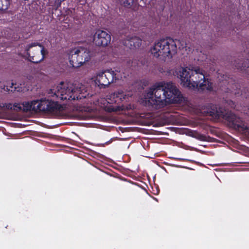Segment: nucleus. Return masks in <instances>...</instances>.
<instances>
[{"mask_svg": "<svg viewBox=\"0 0 249 249\" xmlns=\"http://www.w3.org/2000/svg\"><path fill=\"white\" fill-rule=\"evenodd\" d=\"M183 100L182 95L175 84L160 82L145 92L143 103L146 106L157 109L167 104L181 103Z\"/></svg>", "mask_w": 249, "mask_h": 249, "instance_id": "obj_1", "label": "nucleus"}, {"mask_svg": "<svg viewBox=\"0 0 249 249\" xmlns=\"http://www.w3.org/2000/svg\"><path fill=\"white\" fill-rule=\"evenodd\" d=\"M174 74L180 79L181 85L188 89L199 88L209 91L213 89L212 83L205 78L204 71L198 67H180L176 69Z\"/></svg>", "mask_w": 249, "mask_h": 249, "instance_id": "obj_2", "label": "nucleus"}, {"mask_svg": "<svg viewBox=\"0 0 249 249\" xmlns=\"http://www.w3.org/2000/svg\"><path fill=\"white\" fill-rule=\"evenodd\" d=\"M86 91L85 87L81 84L61 82L51 89L49 94L50 96L61 100L71 101L85 98Z\"/></svg>", "mask_w": 249, "mask_h": 249, "instance_id": "obj_3", "label": "nucleus"}, {"mask_svg": "<svg viewBox=\"0 0 249 249\" xmlns=\"http://www.w3.org/2000/svg\"><path fill=\"white\" fill-rule=\"evenodd\" d=\"M171 38L160 40L151 47L150 52L153 56L164 61L170 60L177 53V43Z\"/></svg>", "mask_w": 249, "mask_h": 249, "instance_id": "obj_4", "label": "nucleus"}, {"mask_svg": "<svg viewBox=\"0 0 249 249\" xmlns=\"http://www.w3.org/2000/svg\"><path fill=\"white\" fill-rule=\"evenodd\" d=\"M208 113L210 115L215 118L225 119L229 123L230 125L234 128L244 127V123L240 118L224 108H218L216 106H213Z\"/></svg>", "mask_w": 249, "mask_h": 249, "instance_id": "obj_5", "label": "nucleus"}, {"mask_svg": "<svg viewBox=\"0 0 249 249\" xmlns=\"http://www.w3.org/2000/svg\"><path fill=\"white\" fill-rule=\"evenodd\" d=\"M92 57L91 52L83 47L75 48L71 50L69 59L73 67H79L89 62Z\"/></svg>", "mask_w": 249, "mask_h": 249, "instance_id": "obj_6", "label": "nucleus"}, {"mask_svg": "<svg viewBox=\"0 0 249 249\" xmlns=\"http://www.w3.org/2000/svg\"><path fill=\"white\" fill-rule=\"evenodd\" d=\"M25 51L28 59L33 63H38L44 58V48L39 43H32L29 44Z\"/></svg>", "mask_w": 249, "mask_h": 249, "instance_id": "obj_7", "label": "nucleus"}, {"mask_svg": "<svg viewBox=\"0 0 249 249\" xmlns=\"http://www.w3.org/2000/svg\"><path fill=\"white\" fill-rule=\"evenodd\" d=\"M41 100H34L31 102H25L22 104H15L14 109L17 110H23L28 111L33 110L34 111H41Z\"/></svg>", "mask_w": 249, "mask_h": 249, "instance_id": "obj_8", "label": "nucleus"}, {"mask_svg": "<svg viewBox=\"0 0 249 249\" xmlns=\"http://www.w3.org/2000/svg\"><path fill=\"white\" fill-rule=\"evenodd\" d=\"M110 41L111 36L106 31L98 30L94 35L93 42L96 46L106 47Z\"/></svg>", "mask_w": 249, "mask_h": 249, "instance_id": "obj_9", "label": "nucleus"}, {"mask_svg": "<svg viewBox=\"0 0 249 249\" xmlns=\"http://www.w3.org/2000/svg\"><path fill=\"white\" fill-rule=\"evenodd\" d=\"M41 111L57 113L61 112L64 109V107L56 102H52L46 99H41Z\"/></svg>", "mask_w": 249, "mask_h": 249, "instance_id": "obj_10", "label": "nucleus"}, {"mask_svg": "<svg viewBox=\"0 0 249 249\" xmlns=\"http://www.w3.org/2000/svg\"><path fill=\"white\" fill-rule=\"evenodd\" d=\"M108 84L124 77V73L121 71H113L112 69L105 71Z\"/></svg>", "mask_w": 249, "mask_h": 249, "instance_id": "obj_11", "label": "nucleus"}, {"mask_svg": "<svg viewBox=\"0 0 249 249\" xmlns=\"http://www.w3.org/2000/svg\"><path fill=\"white\" fill-rule=\"evenodd\" d=\"M95 82L99 87H103L108 85L105 71L99 72L96 76Z\"/></svg>", "mask_w": 249, "mask_h": 249, "instance_id": "obj_12", "label": "nucleus"}, {"mask_svg": "<svg viewBox=\"0 0 249 249\" xmlns=\"http://www.w3.org/2000/svg\"><path fill=\"white\" fill-rule=\"evenodd\" d=\"M142 43V40L137 37L131 38L125 42V45L130 49L139 47Z\"/></svg>", "mask_w": 249, "mask_h": 249, "instance_id": "obj_13", "label": "nucleus"}, {"mask_svg": "<svg viewBox=\"0 0 249 249\" xmlns=\"http://www.w3.org/2000/svg\"><path fill=\"white\" fill-rule=\"evenodd\" d=\"M128 95V94L127 95L123 91L119 90L117 92L111 95V97L113 98H116L114 100V102H117L118 100H123L126 99Z\"/></svg>", "mask_w": 249, "mask_h": 249, "instance_id": "obj_14", "label": "nucleus"}, {"mask_svg": "<svg viewBox=\"0 0 249 249\" xmlns=\"http://www.w3.org/2000/svg\"><path fill=\"white\" fill-rule=\"evenodd\" d=\"M9 0H0V10H6L9 6Z\"/></svg>", "mask_w": 249, "mask_h": 249, "instance_id": "obj_15", "label": "nucleus"}, {"mask_svg": "<svg viewBox=\"0 0 249 249\" xmlns=\"http://www.w3.org/2000/svg\"><path fill=\"white\" fill-rule=\"evenodd\" d=\"M16 85V84L12 83L10 88H9L8 86H4L3 88H2V89L5 91H15L16 89L18 88V86L17 87Z\"/></svg>", "mask_w": 249, "mask_h": 249, "instance_id": "obj_16", "label": "nucleus"}, {"mask_svg": "<svg viewBox=\"0 0 249 249\" xmlns=\"http://www.w3.org/2000/svg\"><path fill=\"white\" fill-rule=\"evenodd\" d=\"M133 2V0H119L120 4L126 7L130 6Z\"/></svg>", "mask_w": 249, "mask_h": 249, "instance_id": "obj_17", "label": "nucleus"}, {"mask_svg": "<svg viewBox=\"0 0 249 249\" xmlns=\"http://www.w3.org/2000/svg\"><path fill=\"white\" fill-rule=\"evenodd\" d=\"M64 0H55L54 3L56 8H58L61 5V2Z\"/></svg>", "mask_w": 249, "mask_h": 249, "instance_id": "obj_18", "label": "nucleus"}, {"mask_svg": "<svg viewBox=\"0 0 249 249\" xmlns=\"http://www.w3.org/2000/svg\"><path fill=\"white\" fill-rule=\"evenodd\" d=\"M246 113L249 116V108L248 109V110L247 111Z\"/></svg>", "mask_w": 249, "mask_h": 249, "instance_id": "obj_19", "label": "nucleus"}, {"mask_svg": "<svg viewBox=\"0 0 249 249\" xmlns=\"http://www.w3.org/2000/svg\"><path fill=\"white\" fill-rule=\"evenodd\" d=\"M24 1H28L29 0H24Z\"/></svg>", "mask_w": 249, "mask_h": 249, "instance_id": "obj_20", "label": "nucleus"}]
</instances>
